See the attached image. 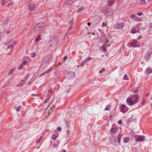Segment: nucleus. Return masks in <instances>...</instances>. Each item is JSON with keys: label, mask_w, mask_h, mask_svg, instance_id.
Segmentation results:
<instances>
[{"label": "nucleus", "mask_w": 152, "mask_h": 152, "mask_svg": "<svg viewBox=\"0 0 152 152\" xmlns=\"http://www.w3.org/2000/svg\"><path fill=\"white\" fill-rule=\"evenodd\" d=\"M18 107L20 109V108H21V107H22L21 106H18Z\"/></svg>", "instance_id": "obj_53"}, {"label": "nucleus", "mask_w": 152, "mask_h": 152, "mask_svg": "<svg viewBox=\"0 0 152 152\" xmlns=\"http://www.w3.org/2000/svg\"><path fill=\"white\" fill-rule=\"evenodd\" d=\"M111 106V105H107L106 108H105V110H109L110 109V107Z\"/></svg>", "instance_id": "obj_31"}, {"label": "nucleus", "mask_w": 152, "mask_h": 152, "mask_svg": "<svg viewBox=\"0 0 152 152\" xmlns=\"http://www.w3.org/2000/svg\"><path fill=\"white\" fill-rule=\"evenodd\" d=\"M42 138V136H41L40 137L39 139L37 140V142L38 143H39L40 142V141L41 140Z\"/></svg>", "instance_id": "obj_33"}, {"label": "nucleus", "mask_w": 152, "mask_h": 152, "mask_svg": "<svg viewBox=\"0 0 152 152\" xmlns=\"http://www.w3.org/2000/svg\"><path fill=\"white\" fill-rule=\"evenodd\" d=\"M52 139L54 140H56L57 138L56 135L54 134H53L52 135Z\"/></svg>", "instance_id": "obj_27"}, {"label": "nucleus", "mask_w": 152, "mask_h": 152, "mask_svg": "<svg viewBox=\"0 0 152 152\" xmlns=\"http://www.w3.org/2000/svg\"><path fill=\"white\" fill-rule=\"evenodd\" d=\"M16 110H17V111H20V109H19V108H18V107H17L16 109Z\"/></svg>", "instance_id": "obj_46"}, {"label": "nucleus", "mask_w": 152, "mask_h": 152, "mask_svg": "<svg viewBox=\"0 0 152 152\" xmlns=\"http://www.w3.org/2000/svg\"><path fill=\"white\" fill-rule=\"evenodd\" d=\"M72 0H66L65 1V3L67 4L68 5H69L72 2Z\"/></svg>", "instance_id": "obj_26"}, {"label": "nucleus", "mask_w": 152, "mask_h": 152, "mask_svg": "<svg viewBox=\"0 0 152 152\" xmlns=\"http://www.w3.org/2000/svg\"><path fill=\"white\" fill-rule=\"evenodd\" d=\"M138 88H136L134 89L133 90V93H137L138 92Z\"/></svg>", "instance_id": "obj_30"}, {"label": "nucleus", "mask_w": 152, "mask_h": 152, "mask_svg": "<svg viewBox=\"0 0 152 152\" xmlns=\"http://www.w3.org/2000/svg\"><path fill=\"white\" fill-rule=\"evenodd\" d=\"M49 131V130L48 129H46V130H45V132H44V133H43V134H43V135H44V134L45 133V132H48Z\"/></svg>", "instance_id": "obj_47"}, {"label": "nucleus", "mask_w": 152, "mask_h": 152, "mask_svg": "<svg viewBox=\"0 0 152 152\" xmlns=\"http://www.w3.org/2000/svg\"><path fill=\"white\" fill-rule=\"evenodd\" d=\"M50 112H49V114H50Z\"/></svg>", "instance_id": "obj_62"}, {"label": "nucleus", "mask_w": 152, "mask_h": 152, "mask_svg": "<svg viewBox=\"0 0 152 152\" xmlns=\"http://www.w3.org/2000/svg\"><path fill=\"white\" fill-rule=\"evenodd\" d=\"M41 35H39L38 36H37V38L35 39V42H37L39 41L41 39Z\"/></svg>", "instance_id": "obj_22"}, {"label": "nucleus", "mask_w": 152, "mask_h": 152, "mask_svg": "<svg viewBox=\"0 0 152 152\" xmlns=\"http://www.w3.org/2000/svg\"><path fill=\"white\" fill-rule=\"evenodd\" d=\"M52 70V69H48V70H47L44 73H43V74H42L41 75V76H42V75H44L47 74V73H49V72H51Z\"/></svg>", "instance_id": "obj_20"}, {"label": "nucleus", "mask_w": 152, "mask_h": 152, "mask_svg": "<svg viewBox=\"0 0 152 152\" xmlns=\"http://www.w3.org/2000/svg\"><path fill=\"white\" fill-rule=\"evenodd\" d=\"M114 141H115V142H117V141L116 140H114Z\"/></svg>", "instance_id": "obj_58"}, {"label": "nucleus", "mask_w": 152, "mask_h": 152, "mask_svg": "<svg viewBox=\"0 0 152 152\" xmlns=\"http://www.w3.org/2000/svg\"><path fill=\"white\" fill-rule=\"evenodd\" d=\"M61 129V128L60 127H58L57 128V130L59 132H60Z\"/></svg>", "instance_id": "obj_40"}, {"label": "nucleus", "mask_w": 152, "mask_h": 152, "mask_svg": "<svg viewBox=\"0 0 152 152\" xmlns=\"http://www.w3.org/2000/svg\"><path fill=\"white\" fill-rule=\"evenodd\" d=\"M23 84H18V85H17V86H23Z\"/></svg>", "instance_id": "obj_44"}, {"label": "nucleus", "mask_w": 152, "mask_h": 152, "mask_svg": "<svg viewBox=\"0 0 152 152\" xmlns=\"http://www.w3.org/2000/svg\"><path fill=\"white\" fill-rule=\"evenodd\" d=\"M14 69H12L11 70L10 72H9V74L10 75L12 74L13 73V72H14Z\"/></svg>", "instance_id": "obj_36"}, {"label": "nucleus", "mask_w": 152, "mask_h": 152, "mask_svg": "<svg viewBox=\"0 0 152 152\" xmlns=\"http://www.w3.org/2000/svg\"><path fill=\"white\" fill-rule=\"evenodd\" d=\"M36 54L35 52H33L32 55L31 57L33 58L34 57L36 56Z\"/></svg>", "instance_id": "obj_41"}, {"label": "nucleus", "mask_w": 152, "mask_h": 152, "mask_svg": "<svg viewBox=\"0 0 152 152\" xmlns=\"http://www.w3.org/2000/svg\"><path fill=\"white\" fill-rule=\"evenodd\" d=\"M73 28L72 26L71 25V26L69 28V30H70L72 29Z\"/></svg>", "instance_id": "obj_43"}, {"label": "nucleus", "mask_w": 152, "mask_h": 152, "mask_svg": "<svg viewBox=\"0 0 152 152\" xmlns=\"http://www.w3.org/2000/svg\"><path fill=\"white\" fill-rule=\"evenodd\" d=\"M66 73H67V72H65L64 71V72H63V74H66Z\"/></svg>", "instance_id": "obj_52"}, {"label": "nucleus", "mask_w": 152, "mask_h": 152, "mask_svg": "<svg viewBox=\"0 0 152 152\" xmlns=\"http://www.w3.org/2000/svg\"><path fill=\"white\" fill-rule=\"evenodd\" d=\"M67 58V57L66 56H65L64 58V60H66Z\"/></svg>", "instance_id": "obj_48"}, {"label": "nucleus", "mask_w": 152, "mask_h": 152, "mask_svg": "<svg viewBox=\"0 0 152 152\" xmlns=\"http://www.w3.org/2000/svg\"><path fill=\"white\" fill-rule=\"evenodd\" d=\"M38 95L37 94H31V96H37Z\"/></svg>", "instance_id": "obj_45"}, {"label": "nucleus", "mask_w": 152, "mask_h": 152, "mask_svg": "<svg viewBox=\"0 0 152 152\" xmlns=\"http://www.w3.org/2000/svg\"><path fill=\"white\" fill-rule=\"evenodd\" d=\"M52 94V93L51 91L49 92L47 94L46 96L47 99H46L45 101V103L47 102V100L49 99L51 96Z\"/></svg>", "instance_id": "obj_13"}, {"label": "nucleus", "mask_w": 152, "mask_h": 152, "mask_svg": "<svg viewBox=\"0 0 152 152\" xmlns=\"http://www.w3.org/2000/svg\"><path fill=\"white\" fill-rule=\"evenodd\" d=\"M131 33L134 34L137 33V31L134 28H132L131 30Z\"/></svg>", "instance_id": "obj_25"}, {"label": "nucleus", "mask_w": 152, "mask_h": 152, "mask_svg": "<svg viewBox=\"0 0 152 152\" xmlns=\"http://www.w3.org/2000/svg\"><path fill=\"white\" fill-rule=\"evenodd\" d=\"M140 2L139 3L142 5H144L146 4V1L145 0H139Z\"/></svg>", "instance_id": "obj_23"}, {"label": "nucleus", "mask_w": 152, "mask_h": 152, "mask_svg": "<svg viewBox=\"0 0 152 152\" xmlns=\"http://www.w3.org/2000/svg\"><path fill=\"white\" fill-rule=\"evenodd\" d=\"M114 0H108V5L111 6L113 5L114 3Z\"/></svg>", "instance_id": "obj_18"}, {"label": "nucleus", "mask_w": 152, "mask_h": 152, "mask_svg": "<svg viewBox=\"0 0 152 152\" xmlns=\"http://www.w3.org/2000/svg\"><path fill=\"white\" fill-rule=\"evenodd\" d=\"M145 140V137L144 136H138L137 137L136 141L137 142H141L144 141Z\"/></svg>", "instance_id": "obj_9"}, {"label": "nucleus", "mask_w": 152, "mask_h": 152, "mask_svg": "<svg viewBox=\"0 0 152 152\" xmlns=\"http://www.w3.org/2000/svg\"><path fill=\"white\" fill-rule=\"evenodd\" d=\"M151 28H152V26H151Z\"/></svg>", "instance_id": "obj_63"}, {"label": "nucleus", "mask_w": 152, "mask_h": 152, "mask_svg": "<svg viewBox=\"0 0 152 152\" xmlns=\"http://www.w3.org/2000/svg\"><path fill=\"white\" fill-rule=\"evenodd\" d=\"M118 128L117 127H113L110 129L111 132L113 133L116 132L118 130Z\"/></svg>", "instance_id": "obj_14"}, {"label": "nucleus", "mask_w": 152, "mask_h": 152, "mask_svg": "<svg viewBox=\"0 0 152 152\" xmlns=\"http://www.w3.org/2000/svg\"><path fill=\"white\" fill-rule=\"evenodd\" d=\"M109 11H106L104 12V15L106 16H108L110 15Z\"/></svg>", "instance_id": "obj_29"}, {"label": "nucleus", "mask_w": 152, "mask_h": 152, "mask_svg": "<svg viewBox=\"0 0 152 152\" xmlns=\"http://www.w3.org/2000/svg\"><path fill=\"white\" fill-rule=\"evenodd\" d=\"M7 5V7L10 9L13 6V3L10 1V2Z\"/></svg>", "instance_id": "obj_24"}, {"label": "nucleus", "mask_w": 152, "mask_h": 152, "mask_svg": "<svg viewBox=\"0 0 152 152\" xmlns=\"http://www.w3.org/2000/svg\"><path fill=\"white\" fill-rule=\"evenodd\" d=\"M29 77V75H27L25 77V80L27 79Z\"/></svg>", "instance_id": "obj_38"}, {"label": "nucleus", "mask_w": 152, "mask_h": 152, "mask_svg": "<svg viewBox=\"0 0 152 152\" xmlns=\"http://www.w3.org/2000/svg\"><path fill=\"white\" fill-rule=\"evenodd\" d=\"M124 142L125 143H126L129 142L130 140V138L129 137H124Z\"/></svg>", "instance_id": "obj_19"}, {"label": "nucleus", "mask_w": 152, "mask_h": 152, "mask_svg": "<svg viewBox=\"0 0 152 152\" xmlns=\"http://www.w3.org/2000/svg\"><path fill=\"white\" fill-rule=\"evenodd\" d=\"M145 102V99H143L142 101V104L143 105Z\"/></svg>", "instance_id": "obj_35"}, {"label": "nucleus", "mask_w": 152, "mask_h": 152, "mask_svg": "<svg viewBox=\"0 0 152 152\" xmlns=\"http://www.w3.org/2000/svg\"><path fill=\"white\" fill-rule=\"evenodd\" d=\"M87 24L88 26H91V23L90 22L88 23Z\"/></svg>", "instance_id": "obj_50"}, {"label": "nucleus", "mask_w": 152, "mask_h": 152, "mask_svg": "<svg viewBox=\"0 0 152 152\" xmlns=\"http://www.w3.org/2000/svg\"><path fill=\"white\" fill-rule=\"evenodd\" d=\"M1 34H0V40L1 39Z\"/></svg>", "instance_id": "obj_54"}, {"label": "nucleus", "mask_w": 152, "mask_h": 152, "mask_svg": "<svg viewBox=\"0 0 152 152\" xmlns=\"http://www.w3.org/2000/svg\"><path fill=\"white\" fill-rule=\"evenodd\" d=\"M149 95V94H146V96H148Z\"/></svg>", "instance_id": "obj_55"}, {"label": "nucleus", "mask_w": 152, "mask_h": 152, "mask_svg": "<svg viewBox=\"0 0 152 152\" xmlns=\"http://www.w3.org/2000/svg\"><path fill=\"white\" fill-rule=\"evenodd\" d=\"M124 24L123 23H117L115 24L113 26L116 29H121L124 27Z\"/></svg>", "instance_id": "obj_5"}, {"label": "nucleus", "mask_w": 152, "mask_h": 152, "mask_svg": "<svg viewBox=\"0 0 152 152\" xmlns=\"http://www.w3.org/2000/svg\"><path fill=\"white\" fill-rule=\"evenodd\" d=\"M10 33V31H8L7 32V34H8L9 33Z\"/></svg>", "instance_id": "obj_56"}, {"label": "nucleus", "mask_w": 152, "mask_h": 152, "mask_svg": "<svg viewBox=\"0 0 152 152\" xmlns=\"http://www.w3.org/2000/svg\"><path fill=\"white\" fill-rule=\"evenodd\" d=\"M91 59V57H88V58L86 60V62L89 61Z\"/></svg>", "instance_id": "obj_42"}, {"label": "nucleus", "mask_w": 152, "mask_h": 152, "mask_svg": "<svg viewBox=\"0 0 152 152\" xmlns=\"http://www.w3.org/2000/svg\"><path fill=\"white\" fill-rule=\"evenodd\" d=\"M122 136V135L121 134H119L117 137L118 142L120 144L121 142V140Z\"/></svg>", "instance_id": "obj_16"}, {"label": "nucleus", "mask_w": 152, "mask_h": 152, "mask_svg": "<svg viewBox=\"0 0 152 152\" xmlns=\"http://www.w3.org/2000/svg\"><path fill=\"white\" fill-rule=\"evenodd\" d=\"M105 69L104 68H102L101 70L99 71V73L100 74L102 73L105 71Z\"/></svg>", "instance_id": "obj_32"}, {"label": "nucleus", "mask_w": 152, "mask_h": 152, "mask_svg": "<svg viewBox=\"0 0 152 152\" xmlns=\"http://www.w3.org/2000/svg\"><path fill=\"white\" fill-rule=\"evenodd\" d=\"M110 46L109 45H107V46Z\"/></svg>", "instance_id": "obj_61"}, {"label": "nucleus", "mask_w": 152, "mask_h": 152, "mask_svg": "<svg viewBox=\"0 0 152 152\" xmlns=\"http://www.w3.org/2000/svg\"><path fill=\"white\" fill-rule=\"evenodd\" d=\"M53 100L49 104V105L48 106V108H49L50 109V112H52L53 109L55 108V106H54V104H53Z\"/></svg>", "instance_id": "obj_10"}, {"label": "nucleus", "mask_w": 152, "mask_h": 152, "mask_svg": "<svg viewBox=\"0 0 152 152\" xmlns=\"http://www.w3.org/2000/svg\"><path fill=\"white\" fill-rule=\"evenodd\" d=\"M108 42V40H107L105 43L103 44L101 48V50H102L104 52H106L107 51V50L106 48L107 46V43Z\"/></svg>", "instance_id": "obj_8"}, {"label": "nucleus", "mask_w": 152, "mask_h": 152, "mask_svg": "<svg viewBox=\"0 0 152 152\" xmlns=\"http://www.w3.org/2000/svg\"><path fill=\"white\" fill-rule=\"evenodd\" d=\"M130 45L131 47H140V44L137 40H132Z\"/></svg>", "instance_id": "obj_4"}, {"label": "nucleus", "mask_w": 152, "mask_h": 152, "mask_svg": "<svg viewBox=\"0 0 152 152\" xmlns=\"http://www.w3.org/2000/svg\"><path fill=\"white\" fill-rule=\"evenodd\" d=\"M43 28V23H40L34 26V31L35 33H37L39 31Z\"/></svg>", "instance_id": "obj_2"}, {"label": "nucleus", "mask_w": 152, "mask_h": 152, "mask_svg": "<svg viewBox=\"0 0 152 152\" xmlns=\"http://www.w3.org/2000/svg\"><path fill=\"white\" fill-rule=\"evenodd\" d=\"M60 64H61L60 63H59L58 64V65H60Z\"/></svg>", "instance_id": "obj_57"}, {"label": "nucleus", "mask_w": 152, "mask_h": 152, "mask_svg": "<svg viewBox=\"0 0 152 152\" xmlns=\"http://www.w3.org/2000/svg\"><path fill=\"white\" fill-rule=\"evenodd\" d=\"M130 16L131 18L135 21L141 22L142 21V19L141 18L136 16L132 14L130 15Z\"/></svg>", "instance_id": "obj_6"}, {"label": "nucleus", "mask_w": 152, "mask_h": 152, "mask_svg": "<svg viewBox=\"0 0 152 152\" xmlns=\"http://www.w3.org/2000/svg\"><path fill=\"white\" fill-rule=\"evenodd\" d=\"M120 111L125 113L127 112L129 110V108L124 104H122L120 107Z\"/></svg>", "instance_id": "obj_3"}, {"label": "nucleus", "mask_w": 152, "mask_h": 152, "mask_svg": "<svg viewBox=\"0 0 152 152\" xmlns=\"http://www.w3.org/2000/svg\"><path fill=\"white\" fill-rule=\"evenodd\" d=\"M36 7L35 4L33 3H29L28 5V9L30 11L35 10Z\"/></svg>", "instance_id": "obj_7"}, {"label": "nucleus", "mask_w": 152, "mask_h": 152, "mask_svg": "<svg viewBox=\"0 0 152 152\" xmlns=\"http://www.w3.org/2000/svg\"><path fill=\"white\" fill-rule=\"evenodd\" d=\"M145 73L147 74H149L152 73V69L149 68H148L145 71Z\"/></svg>", "instance_id": "obj_15"}, {"label": "nucleus", "mask_w": 152, "mask_h": 152, "mask_svg": "<svg viewBox=\"0 0 152 152\" xmlns=\"http://www.w3.org/2000/svg\"><path fill=\"white\" fill-rule=\"evenodd\" d=\"M16 42H15L14 43H13L12 45H9L7 48V49H8L10 48H11V51L12 49L13 48L14 46L16 45Z\"/></svg>", "instance_id": "obj_17"}, {"label": "nucleus", "mask_w": 152, "mask_h": 152, "mask_svg": "<svg viewBox=\"0 0 152 152\" xmlns=\"http://www.w3.org/2000/svg\"><path fill=\"white\" fill-rule=\"evenodd\" d=\"M152 54V49H151V50H150L148 52V59H149L150 58L151 54Z\"/></svg>", "instance_id": "obj_21"}, {"label": "nucleus", "mask_w": 152, "mask_h": 152, "mask_svg": "<svg viewBox=\"0 0 152 152\" xmlns=\"http://www.w3.org/2000/svg\"><path fill=\"white\" fill-rule=\"evenodd\" d=\"M139 97L138 94L131 95L130 97L126 99V102L129 105L132 106L138 102Z\"/></svg>", "instance_id": "obj_1"}, {"label": "nucleus", "mask_w": 152, "mask_h": 152, "mask_svg": "<svg viewBox=\"0 0 152 152\" xmlns=\"http://www.w3.org/2000/svg\"><path fill=\"white\" fill-rule=\"evenodd\" d=\"M122 123V121L121 120H120L118 121V124H120Z\"/></svg>", "instance_id": "obj_49"}, {"label": "nucleus", "mask_w": 152, "mask_h": 152, "mask_svg": "<svg viewBox=\"0 0 152 152\" xmlns=\"http://www.w3.org/2000/svg\"><path fill=\"white\" fill-rule=\"evenodd\" d=\"M11 0H2L1 2V4L4 5H7Z\"/></svg>", "instance_id": "obj_12"}, {"label": "nucleus", "mask_w": 152, "mask_h": 152, "mask_svg": "<svg viewBox=\"0 0 152 152\" xmlns=\"http://www.w3.org/2000/svg\"><path fill=\"white\" fill-rule=\"evenodd\" d=\"M107 25V24L106 23H103L102 25V27L106 26Z\"/></svg>", "instance_id": "obj_37"}, {"label": "nucleus", "mask_w": 152, "mask_h": 152, "mask_svg": "<svg viewBox=\"0 0 152 152\" xmlns=\"http://www.w3.org/2000/svg\"><path fill=\"white\" fill-rule=\"evenodd\" d=\"M83 7H81V8H79L77 10V12H80L82 11L83 10Z\"/></svg>", "instance_id": "obj_28"}, {"label": "nucleus", "mask_w": 152, "mask_h": 152, "mask_svg": "<svg viewBox=\"0 0 152 152\" xmlns=\"http://www.w3.org/2000/svg\"><path fill=\"white\" fill-rule=\"evenodd\" d=\"M124 79L125 80H129V78L128 77L127 75H124Z\"/></svg>", "instance_id": "obj_34"}, {"label": "nucleus", "mask_w": 152, "mask_h": 152, "mask_svg": "<svg viewBox=\"0 0 152 152\" xmlns=\"http://www.w3.org/2000/svg\"><path fill=\"white\" fill-rule=\"evenodd\" d=\"M72 74L73 75H74V73H72Z\"/></svg>", "instance_id": "obj_59"}, {"label": "nucleus", "mask_w": 152, "mask_h": 152, "mask_svg": "<svg viewBox=\"0 0 152 152\" xmlns=\"http://www.w3.org/2000/svg\"><path fill=\"white\" fill-rule=\"evenodd\" d=\"M27 63V61L26 60L23 63H22L20 66H19L18 69H22L24 66V65H25Z\"/></svg>", "instance_id": "obj_11"}, {"label": "nucleus", "mask_w": 152, "mask_h": 152, "mask_svg": "<svg viewBox=\"0 0 152 152\" xmlns=\"http://www.w3.org/2000/svg\"><path fill=\"white\" fill-rule=\"evenodd\" d=\"M143 14V13L142 12H138L137 13V15L138 16H141V15H142Z\"/></svg>", "instance_id": "obj_39"}, {"label": "nucleus", "mask_w": 152, "mask_h": 152, "mask_svg": "<svg viewBox=\"0 0 152 152\" xmlns=\"http://www.w3.org/2000/svg\"><path fill=\"white\" fill-rule=\"evenodd\" d=\"M148 1H152V0H148Z\"/></svg>", "instance_id": "obj_60"}, {"label": "nucleus", "mask_w": 152, "mask_h": 152, "mask_svg": "<svg viewBox=\"0 0 152 152\" xmlns=\"http://www.w3.org/2000/svg\"><path fill=\"white\" fill-rule=\"evenodd\" d=\"M62 152H66L65 150H63L62 151Z\"/></svg>", "instance_id": "obj_51"}]
</instances>
